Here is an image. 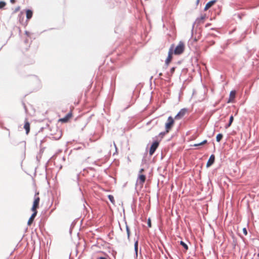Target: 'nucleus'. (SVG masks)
Masks as SVG:
<instances>
[{"label":"nucleus","mask_w":259,"mask_h":259,"mask_svg":"<svg viewBox=\"0 0 259 259\" xmlns=\"http://www.w3.org/2000/svg\"><path fill=\"white\" fill-rule=\"evenodd\" d=\"M207 143V141L206 140H205L200 143L194 144V146L196 147V146H198L203 145L206 144Z\"/></svg>","instance_id":"6ab92c4d"},{"label":"nucleus","mask_w":259,"mask_h":259,"mask_svg":"<svg viewBox=\"0 0 259 259\" xmlns=\"http://www.w3.org/2000/svg\"><path fill=\"white\" fill-rule=\"evenodd\" d=\"M33 211V213L32 214V215L29 219L28 222H27V225H28V226H31V225L32 224V223L34 220V218H35V217L37 213V211Z\"/></svg>","instance_id":"0eeeda50"},{"label":"nucleus","mask_w":259,"mask_h":259,"mask_svg":"<svg viewBox=\"0 0 259 259\" xmlns=\"http://www.w3.org/2000/svg\"><path fill=\"white\" fill-rule=\"evenodd\" d=\"M234 117L232 115H231L230 117L229 122V123L226 126V128H228L230 127L233 121Z\"/></svg>","instance_id":"f3484780"},{"label":"nucleus","mask_w":259,"mask_h":259,"mask_svg":"<svg viewBox=\"0 0 259 259\" xmlns=\"http://www.w3.org/2000/svg\"><path fill=\"white\" fill-rule=\"evenodd\" d=\"M174 45H172L170 48V49H174Z\"/></svg>","instance_id":"7c9ffc66"},{"label":"nucleus","mask_w":259,"mask_h":259,"mask_svg":"<svg viewBox=\"0 0 259 259\" xmlns=\"http://www.w3.org/2000/svg\"><path fill=\"white\" fill-rule=\"evenodd\" d=\"M184 50H173V54L180 55L183 53Z\"/></svg>","instance_id":"2eb2a0df"},{"label":"nucleus","mask_w":259,"mask_h":259,"mask_svg":"<svg viewBox=\"0 0 259 259\" xmlns=\"http://www.w3.org/2000/svg\"><path fill=\"white\" fill-rule=\"evenodd\" d=\"M6 5V3L4 1L0 2V9H3Z\"/></svg>","instance_id":"4be33fe9"},{"label":"nucleus","mask_w":259,"mask_h":259,"mask_svg":"<svg viewBox=\"0 0 259 259\" xmlns=\"http://www.w3.org/2000/svg\"><path fill=\"white\" fill-rule=\"evenodd\" d=\"M98 258L99 259H107V258H106V257H99Z\"/></svg>","instance_id":"c756f323"},{"label":"nucleus","mask_w":259,"mask_h":259,"mask_svg":"<svg viewBox=\"0 0 259 259\" xmlns=\"http://www.w3.org/2000/svg\"><path fill=\"white\" fill-rule=\"evenodd\" d=\"M169 132H166V130H165V132H161L159 134V136L160 137V138L162 139L165 136V134L168 133Z\"/></svg>","instance_id":"412c9836"},{"label":"nucleus","mask_w":259,"mask_h":259,"mask_svg":"<svg viewBox=\"0 0 259 259\" xmlns=\"http://www.w3.org/2000/svg\"><path fill=\"white\" fill-rule=\"evenodd\" d=\"M200 2V0H197L196 1V4L198 5Z\"/></svg>","instance_id":"2f4dec72"},{"label":"nucleus","mask_w":259,"mask_h":259,"mask_svg":"<svg viewBox=\"0 0 259 259\" xmlns=\"http://www.w3.org/2000/svg\"><path fill=\"white\" fill-rule=\"evenodd\" d=\"M39 192H36L34 195V199L33 205L31 207L32 211H37V209L39 207L40 198L38 197Z\"/></svg>","instance_id":"f257e3e1"},{"label":"nucleus","mask_w":259,"mask_h":259,"mask_svg":"<svg viewBox=\"0 0 259 259\" xmlns=\"http://www.w3.org/2000/svg\"><path fill=\"white\" fill-rule=\"evenodd\" d=\"M187 112V109H181L180 112L176 115L175 117V119H180L182 118L185 115V114Z\"/></svg>","instance_id":"423d86ee"},{"label":"nucleus","mask_w":259,"mask_h":259,"mask_svg":"<svg viewBox=\"0 0 259 259\" xmlns=\"http://www.w3.org/2000/svg\"><path fill=\"white\" fill-rule=\"evenodd\" d=\"M236 96V92L235 91H232L230 93L229 99L228 103L233 102Z\"/></svg>","instance_id":"1a4fd4ad"},{"label":"nucleus","mask_w":259,"mask_h":259,"mask_svg":"<svg viewBox=\"0 0 259 259\" xmlns=\"http://www.w3.org/2000/svg\"><path fill=\"white\" fill-rule=\"evenodd\" d=\"M72 117V112H69L64 118H60L58 120V122L62 123L67 122L69 119Z\"/></svg>","instance_id":"39448f33"},{"label":"nucleus","mask_w":259,"mask_h":259,"mask_svg":"<svg viewBox=\"0 0 259 259\" xmlns=\"http://www.w3.org/2000/svg\"><path fill=\"white\" fill-rule=\"evenodd\" d=\"M147 224H148V226L149 227H151V220L150 219H149L148 220V222H147Z\"/></svg>","instance_id":"393cba45"},{"label":"nucleus","mask_w":259,"mask_h":259,"mask_svg":"<svg viewBox=\"0 0 259 259\" xmlns=\"http://www.w3.org/2000/svg\"><path fill=\"white\" fill-rule=\"evenodd\" d=\"M159 146V142L155 141L153 143L149 150V154L152 156Z\"/></svg>","instance_id":"7ed1b4c3"},{"label":"nucleus","mask_w":259,"mask_h":259,"mask_svg":"<svg viewBox=\"0 0 259 259\" xmlns=\"http://www.w3.org/2000/svg\"><path fill=\"white\" fill-rule=\"evenodd\" d=\"M108 198L110 200V201L113 203L114 204V202H115V201H114V197L111 195H108Z\"/></svg>","instance_id":"5701e85b"},{"label":"nucleus","mask_w":259,"mask_h":259,"mask_svg":"<svg viewBox=\"0 0 259 259\" xmlns=\"http://www.w3.org/2000/svg\"><path fill=\"white\" fill-rule=\"evenodd\" d=\"M257 256H259V253L257 254Z\"/></svg>","instance_id":"72a5a7b5"},{"label":"nucleus","mask_w":259,"mask_h":259,"mask_svg":"<svg viewBox=\"0 0 259 259\" xmlns=\"http://www.w3.org/2000/svg\"><path fill=\"white\" fill-rule=\"evenodd\" d=\"M214 160H215V156L214 155H211L207 163H206V166L208 167H209L210 166H211L214 162Z\"/></svg>","instance_id":"6e6552de"},{"label":"nucleus","mask_w":259,"mask_h":259,"mask_svg":"<svg viewBox=\"0 0 259 259\" xmlns=\"http://www.w3.org/2000/svg\"><path fill=\"white\" fill-rule=\"evenodd\" d=\"M215 0H213L207 3L205 6L204 11L208 10L209 8L212 6L215 3Z\"/></svg>","instance_id":"9b49d317"},{"label":"nucleus","mask_w":259,"mask_h":259,"mask_svg":"<svg viewBox=\"0 0 259 259\" xmlns=\"http://www.w3.org/2000/svg\"><path fill=\"white\" fill-rule=\"evenodd\" d=\"M14 2H15V0H11V2L12 3H14Z\"/></svg>","instance_id":"473e14b6"},{"label":"nucleus","mask_w":259,"mask_h":259,"mask_svg":"<svg viewBox=\"0 0 259 259\" xmlns=\"http://www.w3.org/2000/svg\"><path fill=\"white\" fill-rule=\"evenodd\" d=\"M175 123V121L174 118L171 116H169L167 118V122L165 123V130H166V132H169L170 130L174 124Z\"/></svg>","instance_id":"f03ea898"},{"label":"nucleus","mask_w":259,"mask_h":259,"mask_svg":"<svg viewBox=\"0 0 259 259\" xmlns=\"http://www.w3.org/2000/svg\"><path fill=\"white\" fill-rule=\"evenodd\" d=\"M205 18V15H202L200 17L198 18L195 21L196 23H197L198 24L200 23H203L204 22V20Z\"/></svg>","instance_id":"ddd939ff"},{"label":"nucleus","mask_w":259,"mask_h":259,"mask_svg":"<svg viewBox=\"0 0 259 259\" xmlns=\"http://www.w3.org/2000/svg\"><path fill=\"white\" fill-rule=\"evenodd\" d=\"M144 171V169L143 168H141L140 171H139V172L140 173H142L143 171Z\"/></svg>","instance_id":"cd10ccee"},{"label":"nucleus","mask_w":259,"mask_h":259,"mask_svg":"<svg viewBox=\"0 0 259 259\" xmlns=\"http://www.w3.org/2000/svg\"><path fill=\"white\" fill-rule=\"evenodd\" d=\"M173 50H169L168 54V56L165 61V64L167 67L172 59Z\"/></svg>","instance_id":"20e7f679"},{"label":"nucleus","mask_w":259,"mask_h":259,"mask_svg":"<svg viewBox=\"0 0 259 259\" xmlns=\"http://www.w3.org/2000/svg\"><path fill=\"white\" fill-rule=\"evenodd\" d=\"M243 232H244V234H245V235H246V234H247V231H246V229H243Z\"/></svg>","instance_id":"c85d7f7f"},{"label":"nucleus","mask_w":259,"mask_h":259,"mask_svg":"<svg viewBox=\"0 0 259 259\" xmlns=\"http://www.w3.org/2000/svg\"><path fill=\"white\" fill-rule=\"evenodd\" d=\"M175 69L176 68L175 67H172L171 69H170V73L171 74L174 73V72H175Z\"/></svg>","instance_id":"a878e982"},{"label":"nucleus","mask_w":259,"mask_h":259,"mask_svg":"<svg viewBox=\"0 0 259 259\" xmlns=\"http://www.w3.org/2000/svg\"><path fill=\"white\" fill-rule=\"evenodd\" d=\"M138 180L139 181L140 184L143 185L146 181V176L144 175L140 174L138 177Z\"/></svg>","instance_id":"9d476101"},{"label":"nucleus","mask_w":259,"mask_h":259,"mask_svg":"<svg viewBox=\"0 0 259 259\" xmlns=\"http://www.w3.org/2000/svg\"><path fill=\"white\" fill-rule=\"evenodd\" d=\"M185 46L183 41H181L179 42L178 45L175 49H184Z\"/></svg>","instance_id":"dca6fc26"},{"label":"nucleus","mask_w":259,"mask_h":259,"mask_svg":"<svg viewBox=\"0 0 259 259\" xmlns=\"http://www.w3.org/2000/svg\"><path fill=\"white\" fill-rule=\"evenodd\" d=\"M180 244L181 245H182L186 250H188V245L185 242H184L183 241H181L180 242Z\"/></svg>","instance_id":"aec40b11"},{"label":"nucleus","mask_w":259,"mask_h":259,"mask_svg":"<svg viewBox=\"0 0 259 259\" xmlns=\"http://www.w3.org/2000/svg\"><path fill=\"white\" fill-rule=\"evenodd\" d=\"M32 16V12L30 10L26 11V17L27 19H30Z\"/></svg>","instance_id":"4468645a"},{"label":"nucleus","mask_w":259,"mask_h":259,"mask_svg":"<svg viewBox=\"0 0 259 259\" xmlns=\"http://www.w3.org/2000/svg\"><path fill=\"white\" fill-rule=\"evenodd\" d=\"M138 241H136L134 244L135 250L136 254H137V253H138Z\"/></svg>","instance_id":"b1692460"},{"label":"nucleus","mask_w":259,"mask_h":259,"mask_svg":"<svg viewBox=\"0 0 259 259\" xmlns=\"http://www.w3.org/2000/svg\"><path fill=\"white\" fill-rule=\"evenodd\" d=\"M24 128L26 130V134H28L30 131V123L27 119L25 120Z\"/></svg>","instance_id":"f8f14e48"},{"label":"nucleus","mask_w":259,"mask_h":259,"mask_svg":"<svg viewBox=\"0 0 259 259\" xmlns=\"http://www.w3.org/2000/svg\"><path fill=\"white\" fill-rule=\"evenodd\" d=\"M223 137V135L222 134H219L217 135L216 137V140L218 142H219L221 141V140L222 139Z\"/></svg>","instance_id":"a211bd4d"},{"label":"nucleus","mask_w":259,"mask_h":259,"mask_svg":"<svg viewBox=\"0 0 259 259\" xmlns=\"http://www.w3.org/2000/svg\"><path fill=\"white\" fill-rule=\"evenodd\" d=\"M126 231H127V233L128 237H129V236H130V230H129V229L127 227L126 228Z\"/></svg>","instance_id":"bb28decb"}]
</instances>
